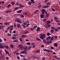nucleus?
Here are the masks:
<instances>
[{
  "label": "nucleus",
  "instance_id": "obj_1",
  "mask_svg": "<svg viewBox=\"0 0 60 60\" xmlns=\"http://www.w3.org/2000/svg\"><path fill=\"white\" fill-rule=\"evenodd\" d=\"M47 22L48 23L46 24L45 26L46 28H49V27H50V26L49 25V24H50L51 23V22L50 21H47Z\"/></svg>",
  "mask_w": 60,
  "mask_h": 60
},
{
  "label": "nucleus",
  "instance_id": "obj_2",
  "mask_svg": "<svg viewBox=\"0 0 60 60\" xmlns=\"http://www.w3.org/2000/svg\"><path fill=\"white\" fill-rule=\"evenodd\" d=\"M39 36H40V38H41L42 40H43L44 39V37L46 35L45 34H39Z\"/></svg>",
  "mask_w": 60,
  "mask_h": 60
},
{
  "label": "nucleus",
  "instance_id": "obj_3",
  "mask_svg": "<svg viewBox=\"0 0 60 60\" xmlns=\"http://www.w3.org/2000/svg\"><path fill=\"white\" fill-rule=\"evenodd\" d=\"M50 39H51V41H53L54 40V38L53 37L51 38V37L49 36L48 38H46V40L48 41V40H50Z\"/></svg>",
  "mask_w": 60,
  "mask_h": 60
},
{
  "label": "nucleus",
  "instance_id": "obj_4",
  "mask_svg": "<svg viewBox=\"0 0 60 60\" xmlns=\"http://www.w3.org/2000/svg\"><path fill=\"white\" fill-rule=\"evenodd\" d=\"M31 46H29L28 48L27 46H25L24 47L27 51V50H30V49H31Z\"/></svg>",
  "mask_w": 60,
  "mask_h": 60
},
{
  "label": "nucleus",
  "instance_id": "obj_5",
  "mask_svg": "<svg viewBox=\"0 0 60 60\" xmlns=\"http://www.w3.org/2000/svg\"><path fill=\"white\" fill-rule=\"evenodd\" d=\"M41 11L42 12V14H44V12L45 13V14H48V13H47V12H46V11H45V10H44V9H41Z\"/></svg>",
  "mask_w": 60,
  "mask_h": 60
},
{
  "label": "nucleus",
  "instance_id": "obj_6",
  "mask_svg": "<svg viewBox=\"0 0 60 60\" xmlns=\"http://www.w3.org/2000/svg\"><path fill=\"white\" fill-rule=\"evenodd\" d=\"M22 49H23V50H24V51H21V54L24 53L25 52H26V51H27L24 47L22 48Z\"/></svg>",
  "mask_w": 60,
  "mask_h": 60
},
{
  "label": "nucleus",
  "instance_id": "obj_7",
  "mask_svg": "<svg viewBox=\"0 0 60 60\" xmlns=\"http://www.w3.org/2000/svg\"><path fill=\"white\" fill-rule=\"evenodd\" d=\"M15 21L16 22H18L21 24V20L20 19H15Z\"/></svg>",
  "mask_w": 60,
  "mask_h": 60
},
{
  "label": "nucleus",
  "instance_id": "obj_8",
  "mask_svg": "<svg viewBox=\"0 0 60 60\" xmlns=\"http://www.w3.org/2000/svg\"><path fill=\"white\" fill-rule=\"evenodd\" d=\"M4 26H0V29H1L3 30H4Z\"/></svg>",
  "mask_w": 60,
  "mask_h": 60
},
{
  "label": "nucleus",
  "instance_id": "obj_9",
  "mask_svg": "<svg viewBox=\"0 0 60 60\" xmlns=\"http://www.w3.org/2000/svg\"><path fill=\"white\" fill-rule=\"evenodd\" d=\"M19 48H20L21 49L23 48V45H18Z\"/></svg>",
  "mask_w": 60,
  "mask_h": 60
},
{
  "label": "nucleus",
  "instance_id": "obj_10",
  "mask_svg": "<svg viewBox=\"0 0 60 60\" xmlns=\"http://www.w3.org/2000/svg\"><path fill=\"white\" fill-rule=\"evenodd\" d=\"M51 28L52 29L51 30V32L52 33H53L54 32V27H51Z\"/></svg>",
  "mask_w": 60,
  "mask_h": 60
},
{
  "label": "nucleus",
  "instance_id": "obj_11",
  "mask_svg": "<svg viewBox=\"0 0 60 60\" xmlns=\"http://www.w3.org/2000/svg\"><path fill=\"white\" fill-rule=\"evenodd\" d=\"M5 47L4 45L2 46V44H0V49H3Z\"/></svg>",
  "mask_w": 60,
  "mask_h": 60
},
{
  "label": "nucleus",
  "instance_id": "obj_12",
  "mask_svg": "<svg viewBox=\"0 0 60 60\" xmlns=\"http://www.w3.org/2000/svg\"><path fill=\"white\" fill-rule=\"evenodd\" d=\"M49 13H48L47 14H46L45 15V17L46 18H48L49 17Z\"/></svg>",
  "mask_w": 60,
  "mask_h": 60
},
{
  "label": "nucleus",
  "instance_id": "obj_13",
  "mask_svg": "<svg viewBox=\"0 0 60 60\" xmlns=\"http://www.w3.org/2000/svg\"><path fill=\"white\" fill-rule=\"evenodd\" d=\"M17 26L18 28H20L21 29L22 28L21 27V26L19 24H18L17 25Z\"/></svg>",
  "mask_w": 60,
  "mask_h": 60
},
{
  "label": "nucleus",
  "instance_id": "obj_14",
  "mask_svg": "<svg viewBox=\"0 0 60 60\" xmlns=\"http://www.w3.org/2000/svg\"><path fill=\"white\" fill-rule=\"evenodd\" d=\"M43 50L44 51H47V52H51V51L50 50H47L46 49H43Z\"/></svg>",
  "mask_w": 60,
  "mask_h": 60
},
{
  "label": "nucleus",
  "instance_id": "obj_15",
  "mask_svg": "<svg viewBox=\"0 0 60 60\" xmlns=\"http://www.w3.org/2000/svg\"><path fill=\"white\" fill-rule=\"evenodd\" d=\"M37 32L40 31V28L39 27L37 29Z\"/></svg>",
  "mask_w": 60,
  "mask_h": 60
},
{
  "label": "nucleus",
  "instance_id": "obj_16",
  "mask_svg": "<svg viewBox=\"0 0 60 60\" xmlns=\"http://www.w3.org/2000/svg\"><path fill=\"white\" fill-rule=\"evenodd\" d=\"M22 11V10H20L17 11V12L18 13H21Z\"/></svg>",
  "mask_w": 60,
  "mask_h": 60
},
{
  "label": "nucleus",
  "instance_id": "obj_17",
  "mask_svg": "<svg viewBox=\"0 0 60 60\" xmlns=\"http://www.w3.org/2000/svg\"><path fill=\"white\" fill-rule=\"evenodd\" d=\"M54 30L55 31H56V32H58V29H56V28H55L54 27Z\"/></svg>",
  "mask_w": 60,
  "mask_h": 60
},
{
  "label": "nucleus",
  "instance_id": "obj_18",
  "mask_svg": "<svg viewBox=\"0 0 60 60\" xmlns=\"http://www.w3.org/2000/svg\"><path fill=\"white\" fill-rule=\"evenodd\" d=\"M54 20H55V21H56L57 20H58V19L56 17H54Z\"/></svg>",
  "mask_w": 60,
  "mask_h": 60
},
{
  "label": "nucleus",
  "instance_id": "obj_19",
  "mask_svg": "<svg viewBox=\"0 0 60 60\" xmlns=\"http://www.w3.org/2000/svg\"><path fill=\"white\" fill-rule=\"evenodd\" d=\"M45 43H46L47 45H49V41H47L45 42Z\"/></svg>",
  "mask_w": 60,
  "mask_h": 60
},
{
  "label": "nucleus",
  "instance_id": "obj_20",
  "mask_svg": "<svg viewBox=\"0 0 60 60\" xmlns=\"http://www.w3.org/2000/svg\"><path fill=\"white\" fill-rule=\"evenodd\" d=\"M54 45L55 47H57V44L56 43H55Z\"/></svg>",
  "mask_w": 60,
  "mask_h": 60
},
{
  "label": "nucleus",
  "instance_id": "obj_21",
  "mask_svg": "<svg viewBox=\"0 0 60 60\" xmlns=\"http://www.w3.org/2000/svg\"><path fill=\"white\" fill-rule=\"evenodd\" d=\"M11 11H10V10H8L7 11H6L5 12L6 13H8L10 12H11Z\"/></svg>",
  "mask_w": 60,
  "mask_h": 60
},
{
  "label": "nucleus",
  "instance_id": "obj_22",
  "mask_svg": "<svg viewBox=\"0 0 60 60\" xmlns=\"http://www.w3.org/2000/svg\"><path fill=\"white\" fill-rule=\"evenodd\" d=\"M44 17V15H43L42 14L41 15V18H43Z\"/></svg>",
  "mask_w": 60,
  "mask_h": 60
},
{
  "label": "nucleus",
  "instance_id": "obj_23",
  "mask_svg": "<svg viewBox=\"0 0 60 60\" xmlns=\"http://www.w3.org/2000/svg\"><path fill=\"white\" fill-rule=\"evenodd\" d=\"M22 7H24V6L23 5L19 7V8H22Z\"/></svg>",
  "mask_w": 60,
  "mask_h": 60
},
{
  "label": "nucleus",
  "instance_id": "obj_24",
  "mask_svg": "<svg viewBox=\"0 0 60 60\" xmlns=\"http://www.w3.org/2000/svg\"><path fill=\"white\" fill-rule=\"evenodd\" d=\"M28 4L29 5H31L32 4V3H31L30 2H29L28 3Z\"/></svg>",
  "mask_w": 60,
  "mask_h": 60
},
{
  "label": "nucleus",
  "instance_id": "obj_25",
  "mask_svg": "<svg viewBox=\"0 0 60 60\" xmlns=\"http://www.w3.org/2000/svg\"><path fill=\"white\" fill-rule=\"evenodd\" d=\"M34 44H35V43H32L31 44V45H32V46H33V45H34Z\"/></svg>",
  "mask_w": 60,
  "mask_h": 60
},
{
  "label": "nucleus",
  "instance_id": "obj_26",
  "mask_svg": "<svg viewBox=\"0 0 60 60\" xmlns=\"http://www.w3.org/2000/svg\"><path fill=\"white\" fill-rule=\"evenodd\" d=\"M36 39L37 40V41H41V40H40V39H39V38H36Z\"/></svg>",
  "mask_w": 60,
  "mask_h": 60
},
{
  "label": "nucleus",
  "instance_id": "obj_27",
  "mask_svg": "<svg viewBox=\"0 0 60 60\" xmlns=\"http://www.w3.org/2000/svg\"><path fill=\"white\" fill-rule=\"evenodd\" d=\"M40 52V50H37L36 51L37 53H38V52Z\"/></svg>",
  "mask_w": 60,
  "mask_h": 60
},
{
  "label": "nucleus",
  "instance_id": "obj_28",
  "mask_svg": "<svg viewBox=\"0 0 60 60\" xmlns=\"http://www.w3.org/2000/svg\"><path fill=\"white\" fill-rule=\"evenodd\" d=\"M5 51L6 53V54H8L9 53V52L7 51H6L5 50Z\"/></svg>",
  "mask_w": 60,
  "mask_h": 60
},
{
  "label": "nucleus",
  "instance_id": "obj_29",
  "mask_svg": "<svg viewBox=\"0 0 60 60\" xmlns=\"http://www.w3.org/2000/svg\"><path fill=\"white\" fill-rule=\"evenodd\" d=\"M11 5L10 4H9L8 6V8L10 7H11Z\"/></svg>",
  "mask_w": 60,
  "mask_h": 60
},
{
  "label": "nucleus",
  "instance_id": "obj_30",
  "mask_svg": "<svg viewBox=\"0 0 60 60\" xmlns=\"http://www.w3.org/2000/svg\"><path fill=\"white\" fill-rule=\"evenodd\" d=\"M55 57V58L56 59H57V58H58V57H56V56H53V57Z\"/></svg>",
  "mask_w": 60,
  "mask_h": 60
},
{
  "label": "nucleus",
  "instance_id": "obj_31",
  "mask_svg": "<svg viewBox=\"0 0 60 60\" xmlns=\"http://www.w3.org/2000/svg\"><path fill=\"white\" fill-rule=\"evenodd\" d=\"M31 58H34V59H35V56H32L31 57Z\"/></svg>",
  "mask_w": 60,
  "mask_h": 60
},
{
  "label": "nucleus",
  "instance_id": "obj_32",
  "mask_svg": "<svg viewBox=\"0 0 60 60\" xmlns=\"http://www.w3.org/2000/svg\"><path fill=\"white\" fill-rule=\"evenodd\" d=\"M20 16L22 18H24V16L22 15H20Z\"/></svg>",
  "mask_w": 60,
  "mask_h": 60
},
{
  "label": "nucleus",
  "instance_id": "obj_33",
  "mask_svg": "<svg viewBox=\"0 0 60 60\" xmlns=\"http://www.w3.org/2000/svg\"><path fill=\"white\" fill-rule=\"evenodd\" d=\"M36 27H37V26L36 25L33 28L35 29L36 28Z\"/></svg>",
  "mask_w": 60,
  "mask_h": 60
},
{
  "label": "nucleus",
  "instance_id": "obj_34",
  "mask_svg": "<svg viewBox=\"0 0 60 60\" xmlns=\"http://www.w3.org/2000/svg\"><path fill=\"white\" fill-rule=\"evenodd\" d=\"M49 35H50V33H48L47 34V36H49Z\"/></svg>",
  "mask_w": 60,
  "mask_h": 60
},
{
  "label": "nucleus",
  "instance_id": "obj_35",
  "mask_svg": "<svg viewBox=\"0 0 60 60\" xmlns=\"http://www.w3.org/2000/svg\"><path fill=\"white\" fill-rule=\"evenodd\" d=\"M26 44H27L28 45H29L30 44V43L29 42L27 43H26Z\"/></svg>",
  "mask_w": 60,
  "mask_h": 60
},
{
  "label": "nucleus",
  "instance_id": "obj_36",
  "mask_svg": "<svg viewBox=\"0 0 60 60\" xmlns=\"http://www.w3.org/2000/svg\"><path fill=\"white\" fill-rule=\"evenodd\" d=\"M11 4H12V5H14V4H15V3L14 2H12L11 3Z\"/></svg>",
  "mask_w": 60,
  "mask_h": 60
},
{
  "label": "nucleus",
  "instance_id": "obj_37",
  "mask_svg": "<svg viewBox=\"0 0 60 60\" xmlns=\"http://www.w3.org/2000/svg\"><path fill=\"white\" fill-rule=\"evenodd\" d=\"M5 24L6 25H9V23L8 22H7V23H5Z\"/></svg>",
  "mask_w": 60,
  "mask_h": 60
},
{
  "label": "nucleus",
  "instance_id": "obj_38",
  "mask_svg": "<svg viewBox=\"0 0 60 60\" xmlns=\"http://www.w3.org/2000/svg\"><path fill=\"white\" fill-rule=\"evenodd\" d=\"M14 41V42H18V41L16 40H15Z\"/></svg>",
  "mask_w": 60,
  "mask_h": 60
},
{
  "label": "nucleus",
  "instance_id": "obj_39",
  "mask_svg": "<svg viewBox=\"0 0 60 60\" xmlns=\"http://www.w3.org/2000/svg\"><path fill=\"white\" fill-rule=\"evenodd\" d=\"M7 35H8V36H11V34H9V33L7 34Z\"/></svg>",
  "mask_w": 60,
  "mask_h": 60
},
{
  "label": "nucleus",
  "instance_id": "obj_40",
  "mask_svg": "<svg viewBox=\"0 0 60 60\" xmlns=\"http://www.w3.org/2000/svg\"><path fill=\"white\" fill-rule=\"evenodd\" d=\"M9 27L10 28H13V26H9Z\"/></svg>",
  "mask_w": 60,
  "mask_h": 60
},
{
  "label": "nucleus",
  "instance_id": "obj_41",
  "mask_svg": "<svg viewBox=\"0 0 60 60\" xmlns=\"http://www.w3.org/2000/svg\"><path fill=\"white\" fill-rule=\"evenodd\" d=\"M29 25H30V24H27L26 25V27H28V26H29Z\"/></svg>",
  "mask_w": 60,
  "mask_h": 60
},
{
  "label": "nucleus",
  "instance_id": "obj_42",
  "mask_svg": "<svg viewBox=\"0 0 60 60\" xmlns=\"http://www.w3.org/2000/svg\"><path fill=\"white\" fill-rule=\"evenodd\" d=\"M20 41H21V42H22V39H21V38H20Z\"/></svg>",
  "mask_w": 60,
  "mask_h": 60
},
{
  "label": "nucleus",
  "instance_id": "obj_43",
  "mask_svg": "<svg viewBox=\"0 0 60 60\" xmlns=\"http://www.w3.org/2000/svg\"><path fill=\"white\" fill-rule=\"evenodd\" d=\"M18 9H19V7H17L15 8V10H18Z\"/></svg>",
  "mask_w": 60,
  "mask_h": 60
},
{
  "label": "nucleus",
  "instance_id": "obj_44",
  "mask_svg": "<svg viewBox=\"0 0 60 60\" xmlns=\"http://www.w3.org/2000/svg\"><path fill=\"white\" fill-rule=\"evenodd\" d=\"M11 47L12 48H14V46L13 45H11Z\"/></svg>",
  "mask_w": 60,
  "mask_h": 60
},
{
  "label": "nucleus",
  "instance_id": "obj_45",
  "mask_svg": "<svg viewBox=\"0 0 60 60\" xmlns=\"http://www.w3.org/2000/svg\"><path fill=\"white\" fill-rule=\"evenodd\" d=\"M17 58L19 60L20 59V58H19V56H17Z\"/></svg>",
  "mask_w": 60,
  "mask_h": 60
},
{
  "label": "nucleus",
  "instance_id": "obj_46",
  "mask_svg": "<svg viewBox=\"0 0 60 60\" xmlns=\"http://www.w3.org/2000/svg\"><path fill=\"white\" fill-rule=\"evenodd\" d=\"M48 4L49 5H51V4L50 3H48Z\"/></svg>",
  "mask_w": 60,
  "mask_h": 60
},
{
  "label": "nucleus",
  "instance_id": "obj_47",
  "mask_svg": "<svg viewBox=\"0 0 60 60\" xmlns=\"http://www.w3.org/2000/svg\"><path fill=\"white\" fill-rule=\"evenodd\" d=\"M48 7H49V6H44V7L45 8H48Z\"/></svg>",
  "mask_w": 60,
  "mask_h": 60
},
{
  "label": "nucleus",
  "instance_id": "obj_48",
  "mask_svg": "<svg viewBox=\"0 0 60 60\" xmlns=\"http://www.w3.org/2000/svg\"><path fill=\"white\" fill-rule=\"evenodd\" d=\"M43 21H46V20H47L46 19H44L43 20Z\"/></svg>",
  "mask_w": 60,
  "mask_h": 60
},
{
  "label": "nucleus",
  "instance_id": "obj_49",
  "mask_svg": "<svg viewBox=\"0 0 60 60\" xmlns=\"http://www.w3.org/2000/svg\"><path fill=\"white\" fill-rule=\"evenodd\" d=\"M5 47L6 49H8L9 48V47L8 46H6Z\"/></svg>",
  "mask_w": 60,
  "mask_h": 60
},
{
  "label": "nucleus",
  "instance_id": "obj_50",
  "mask_svg": "<svg viewBox=\"0 0 60 60\" xmlns=\"http://www.w3.org/2000/svg\"><path fill=\"white\" fill-rule=\"evenodd\" d=\"M47 55L48 56H49V52H48L47 54Z\"/></svg>",
  "mask_w": 60,
  "mask_h": 60
},
{
  "label": "nucleus",
  "instance_id": "obj_51",
  "mask_svg": "<svg viewBox=\"0 0 60 60\" xmlns=\"http://www.w3.org/2000/svg\"><path fill=\"white\" fill-rule=\"evenodd\" d=\"M12 30H13V28H11L10 29V31H12Z\"/></svg>",
  "mask_w": 60,
  "mask_h": 60
},
{
  "label": "nucleus",
  "instance_id": "obj_52",
  "mask_svg": "<svg viewBox=\"0 0 60 60\" xmlns=\"http://www.w3.org/2000/svg\"><path fill=\"white\" fill-rule=\"evenodd\" d=\"M35 58H36V59H39V58L38 57H35Z\"/></svg>",
  "mask_w": 60,
  "mask_h": 60
},
{
  "label": "nucleus",
  "instance_id": "obj_53",
  "mask_svg": "<svg viewBox=\"0 0 60 60\" xmlns=\"http://www.w3.org/2000/svg\"><path fill=\"white\" fill-rule=\"evenodd\" d=\"M26 23H27V24H29V22L28 21H26Z\"/></svg>",
  "mask_w": 60,
  "mask_h": 60
},
{
  "label": "nucleus",
  "instance_id": "obj_54",
  "mask_svg": "<svg viewBox=\"0 0 60 60\" xmlns=\"http://www.w3.org/2000/svg\"><path fill=\"white\" fill-rule=\"evenodd\" d=\"M20 56H22V57H25V56L23 55H21Z\"/></svg>",
  "mask_w": 60,
  "mask_h": 60
},
{
  "label": "nucleus",
  "instance_id": "obj_55",
  "mask_svg": "<svg viewBox=\"0 0 60 60\" xmlns=\"http://www.w3.org/2000/svg\"><path fill=\"white\" fill-rule=\"evenodd\" d=\"M14 26H15V27H16V23H15L14 24Z\"/></svg>",
  "mask_w": 60,
  "mask_h": 60
},
{
  "label": "nucleus",
  "instance_id": "obj_56",
  "mask_svg": "<svg viewBox=\"0 0 60 60\" xmlns=\"http://www.w3.org/2000/svg\"><path fill=\"white\" fill-rule=\"evenodd\" d=\"M12 39H16V38L14 37H13L12 38Z\"/></svg>",
  "mask_w": 60,
  "mask_h": 60
},
{
  "label": "nucleus",
  "instance_id": "obj_57",
  "mask_svg": "<svg viewBox=\"0 0 60 60\" xmlns=\"http://www.w3.org/2000/svg\"><path fill=\"white\" fill-rule=\"evenodd\" d=\"M51 49H54V48L53 47H51Z\"/></svg>",
  "mask_w": 60,
  "mask_h": 60
},
{
  "label": "nucleus",
  "instance_id": "obj_58",
  "mask_svg": "<svg viewBox=\"0 0 60 60\" xmlns=\"http://www.w3.org/2000/svg\"><path fill=\"white\" fill-rule=\"evenodd\" d=\"M32 47H33L34 48H35V45H32Z\"/></svg>",
  "mask_w": 60,
  "mask_h": 60
},
{
  "label": "nucleus",
  "instance_id": "obj_59",
  "mask_svg": "<svg viewBox=\"0 0 60 60\" xmlns=\"http://www.w3.org/2000/svg\"><path fill=\"white\" fill-rule=\"evenodd\" d=\"M16 53H17V52H16V51H15L14 52V54H16Z\"/></svg>",
  "mask_w": 60,
  "mask_h": 60
},
{
  "label": "nucleus",
  "instance_id": "obj_60",
  "mask_svg": "<svg viewBox=\"0 0 60 60\" xmlns=\"http://www.w3.org/2000/svg\"><path fill=\"white\" fill-rule=\"evenodd\" d=\"M44 45H42L41 46V47H42V48H44Z\"/></svg>",
  "mask_w": 60,
  "mask_h": 60
},
{
  "label": "nucleus",
  "instance_id": "obj_61",
  "mask_svg": "<svg viewBox=\"0 0 60 60\" xmlns=\"http://www.w3.org/2000/svg\"><path fill=\"white\" fill-rule=\"evenodd\" d=\"M30 30H34V29L33 28H31L30 29Z\"/></svg>",
  "mask_w": 60,
  "mask_h": 60
},
{
  "label": "nucleus",
  "instance_id": "obj_62",
  "mask_svg": "<svg viewBox=\"0 0 60 60\" xmlns=\"http://www.w3.org/2000/svg\"><path fill=\"white\" fill-rule=\"evenodd\" d=\"M49 42L51 44L52 43V41H49Z\"/></svg>",
  "mask_w": 60,
  "mask_h": 60
},
{
  "label": "nucleus",
  "instance_id": "obj_63",
  "mask_svg": "<svg viewBox=\"0 0 60 60\" xmlns=\"http://www.w3.org/2000/svg\"><path fill=\"white\" fill-rule=\"evenodd\" d=\"M31 3H32V4H33V3H34V1H31Z\"/></svg>",
  "mask_w": 60,
  "mask_h": 60
},
{
  "label": "nucleus",
  "instance_id": "obj_64",
  "mask_svg": "<svg viewBox=\"0 0 60 60\" xmlns=\"http://www.w3.org/2000/svg\"><path fill=\"white\" fill-rule=\"evenodd\" d=\"M42 60H45V57H44L42 59Z\"/></svg>",
  "mask_w": 60,
  "mask_h": 60
}]
</instances>
